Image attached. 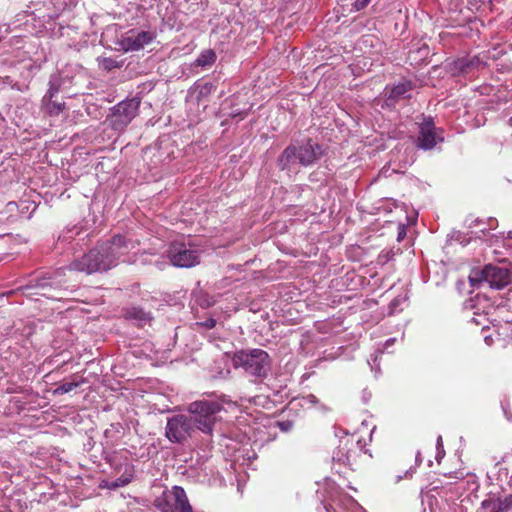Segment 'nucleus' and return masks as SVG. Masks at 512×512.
I'll return each instance as SVG.
<instances>
[{"label": "nucleus", "mask_w": 512, "mask_h": 512, "mask_svg": "<svg viewBox=\"0 0 512 512\" xmlns=\"http://www.w3.org/2000/svg\"><path fill=\"white\" fill-rule=\"evenodd\" d=\"M436 450H437L436 460L440 461L444 457V455H445V451H444V447H443V441H442V436H438V438H437Z\"/></svg>", "instance_id": "5701e85b"}, {"label": "nucleus", "mask_w": 512, "mask_h": 512, "mask_svg": "<svg viewBox=\"0 0 512 512\" xmlns=\"http://www.w3.org/2000/svg\"><path fill=\"white\" fill-rule=\"evenodd\" d=\"M403 234H404V232H403V231L399 232V234H398V240H400V239L402 238V235H403Z\"/></svg>", "instance_id": "72a5a7b5"}, {"label": "nucleus", "mask_w": 512, "mask_h": 512, "mask_svg": "<svg viewBox=\"0 0 512 512\" xmlns=\"http://www.w3.org/2000/svg\"><path fill=\"white\" fill-rule=\"evenodd\" d=\"M322 153L320 145L308 140L299 146L287 147L279 158V164L282 169L290 168L296 161L303 166H309L316 162Z\"/></svg>", "instance_id": "20e7f679"}, {"label": "nucleus", "mask_w": 512, "mask_h": 512, "mask_svg": "<svg viewBox=\"0 0 512 512\" xmlns=\"http://www.w3.org/2000/svg\"><path fill=\"white\" fill-rule=\"evenodd\" d=\"M411 84L408 82L400 83L391 89L389 100L404 99L409 96Z\"/></svg>", "instance_id": "4468645a"}, {"label": "nucleus", "mask_w": 512, "mask_h": 512, "mask_svg": "<svg viewBox=\"0 0 512 512\" xmlns=\"http://www.w3.org/2000/svg\"><path fill=\"white\" fill-rule=\"evenodd\" d=\"M232 362L235 368H243L246 373L259 378H265L271 369L270 356L262 349L238 351Z\"/></svg>", "instance_id": "7ed1b4c3"}, {"label": "nucleus", "mask_w": 512, "mask_h": 512, "mask_svg": "<svg viewBox=\"0 0 512 512\" xmlns=\"http://www.w3.org/2000/svg\"><path fill=\"white\" fill-rule=\"evenodd\" d=\"M59 92V81L56 77H51L49 81V89L44 96V101L52 100V98Z\"/></svg>", "instance_id": "aec40b11"}, {"label": "nucleus", "mask_w": 512, "mask_h": 512, "mask_svg": "<svg viewBox=\"0 0 512 512\" xmlns=\"http://www.w3.org/2000/svg\"><path fill=\"white\" fill-rule=\"evenodd\" d=\"M443 141L444 137L442 131H436L433 120L431 118L424 119L419 127L417 146L423 150H431L437 143Z\"/></svg>", "instance_id": "9d476101"}, {"label": "nucleus", "mask_w": 512, "mask_h": 512, "mask_svg": "<svg viewBox=\"0 0 512 512\" xmlns=\"http://www.w3.org/2000/svg\"><path fill=\"white\" fill-rule=\"evenodd\" d=\"M214 90V85L212 83H205L199 87V97H207Z\"/></svg>", "instance_id": "412c9836"}, {"label": "nucleus", "mask_w": 512, "mask_h": 512, "mask_svg": "<svg viewBox=\"0 0 512 512\" xmlns=\"http://www.w3.org/2000/svg\"><path fill=\"white\" fill-rule=\"evenodd\" d=\"M395 340H396L395 338H390V339H388V340L385 342V349H387L388 347H390L391 345H393V344H394V342H395Z\"/></svg>", "instance_id": "2f4dec72"}, {"label": "nucleus", "mask_w": 512, "mask_h": 512, "mask_svg": "<svg viewBox=\"0 0 512 512\" xmlns=\"http://www.w3.org/2000/svg\"><path fill=\"white\" fill-rule=\"evenodd\" d=\"M138 245L136 240L116 235L110 241L97 245L80 259L73 261L69 265V270L86 274L110 270L120 261H133L129 255L135 256L138 253L139 249H136Z\"/></svg>", "instance_id": "f257e3e1"}, {"label": "nucleus", "mask_w": 512, "mask_h": 512, "mask_svg": "<svg viewBox=\"0 0 512 512\" xmlns=\"http://www.w3.org/2000/svg\"><path fill=\"white\" fill-rule=\"evenodd\" d=\"M173 266L190 268L200 263V251L191 243L175 241L167 251Z\"/></svg>", "instance_id": "0eeeda50"}, {"label": "nucleus", "mask_w": 512, "mask_h": 512, "mask_svg": "<svg viewBox=\"0 0 512 512\" xmlns=\"http://www.w3.org/2000/svg\"><path fill=\"white\" fill-rule=\"evenodd\" d=\"M63 105L60 103L53 102L52 100H48L47 110L51 114H58L62 111Z\"/></svg>", "instance_id": "4be33fe9"}, {"label": "nucleus", "mask_w": 512, "mask_h": 512, "mask_svg": "<svg viewBox=\"0 0 512 512\" xmlns=\"http://www.w3.org/2000/svg\"><path fill=\"white\" fill-rule=\"evenodd\" d=\"M485 341L489 344V342H488V341H490V338L486 337V338H485Z\"/></svg>", "instance_id": "c9c22d12"}, {"label": "nucleus", "mask_w": 512, "mask_h": 512, "mask_svg": "<svg viewBox=\"0 0 512 512\" xmlns=\"http://www.w3.org/2000/svg\"><path fill=\"white\" fill-rule=\"evenodd\" d=\"M216 60V54L213 50L203 51L196 59V64L201 67L212 65Z\"/></svg>", "instance_id": "f3484780"}, {"label": "nucleus", "mask_w": 512, "mask_h": 512, "mask_svg": "<svg viewBox=\"0 0 512 512\" xmlns=\"http://www.w3.org/2000/svg\"><path fill=\"white\" fill-rule=\"evenodd\" d=\"M194 425L189 416L177 414L167 419L165 436L172 443H183L194 433Z\"/></svg>", "instance_id": "6e6552de"}, {"label": "nucleus", "mask_w": 512, "mask_h": 512, "mask_svg": "<svg viewBox=\"0 0 512 512\" xmlns=\"http://www.w3.org/2000/svg\"><path fill=\"white\" fill-rule=\"evenodd\" d=\"M46 285H47V283H46V282H44V283H42L40 286H41L43 289H45V288H46Z\"/></svg>", "instance_id": "f704fd0d"}, {"label": "nucleus", "mask_w": 512, "mask_h": 512, "mask_svg": "<svg viewBox=\"0 0 512 512\" xmlns=\"http://www.w3.org/2000/svg\"><path fill=\"white\" fill-rule=\"evenodd\" d=\"M405 300H406V298H405V297H402V298L397 297V298H395V299L391 302V304H390L391 311H392V312H395V311L397 310V307H398L402 302H404Z\"/></svg>", "instance_id": "a878e982"}, {"label": "nucleus", "mask_w": 512, "mask_h": 512, "mask_svg": "<svg viewBox=\"0 0 512 512\" xmlns=\"http://www.w3.org/2000/svg\"><path fill=\"white\" fill-rule=\"evenodd\" d=\"M205 327L211 329L213 327H215L216 325V320L214 319H208L205 323H204Z\"/></svg>", "instance_id": "c756f323"}, {"label": "nucleus", "mask_w": 512, "mask_h": 512, "mask_svg": "<svg viewBox=\"0 0 512 512\" xmlns=\"http://www.w3.org/2000/svg\"><path fill=\"white\" fill-rule=\"evenodd\" d=\"M277 425L281 429V431L288 432L291 430L293 423L291 421H280L277 422Z\"/></svg>", "instance_id": "b1692460"}, {"label": "nucleus", "mask_w": 512, "mask_h": 512, "mask_svg": "<svg viewBox=\"0 0 512 512\" xmlns=\"http://www.w3.org/2000/svg\"><path fill=\"white\" fill-rule=\"evenodd\" d=\"M469 281L473 287L487 284L490 288L502 289L510 282V271L506 267L488 264L473 268L469 274Z\"/></svg>", "instance_id": "39448f33"}, {"label": "nucleus", "mask_w": 512, "mask_h": 512, "mask_svg": "<svg viewBox=\"0 0 512 512\" xmlns=\"http://www.w3.org/2000/svg\"><path fill=\"white\" fill-rule=\"evenodd\" d=\"M127 317L130 319L137 320L139 323H146L150 321V314L142 310L141 308H131L127 311Z\"/></svg>", "instance_id": "dca6fc26"}, {"label": "nucleus", "mask_w": 512, "mask_h": 512, "mask_svg": "<svg viewBox=\"0 0 512 512\" xmlns=\"http://www.w3.org/2000/svg\"><path fill=\"white\" fill-rule=\"evenodd\" d=\"M512 510V495L505 498L489 497L482 501V512H508Z\"/></svg>", "instance_id": "f8f14e48"}, {"label": "nucleus", "mask_w": 512, "mask_h": 512, "mask_svg": "<svg viewBox=\"0 0 512 512\" xmlns=\"http://www.w3.org/2000/svg\"><path fill=\"white\" fill-rule=\"evenodd\" d=\"M369 2L370 0H356L354 2V8L355 10L360 11L364 9L369 4Z\"/></svg>", "instance_id": "393cba45"}, {"label": "nucleus", "mask_w": 512, "mask_h": 512, "mask_svg": "<svg viewBox=\"0 0 512 512\" xmlns=\"http://www.w3.org/2000/svg\"><path fill=\"white\" fill-rule=\"evenodd\" d=\"M81 383H82V381H72V382L63 383L54 389L53 394L54 395H63V394L69 393L73 389L80 386Z\"/></svg>", "instance_id": "6ab92c4d"}, {"label": "nucleus", "mask_w": 512, "mask_h": 512, "mask_svg": "<svg viewBox=\"0 0 512 512\" xmlns=\"http://www.w3.org/2000/svg\"><path fill=\"white\" fill-rule=\"evenodd\" d=\"M139 105L140 101L135 98L117 104L110 119L113 129L123 130L137 115Z\"/></svg>", "instance_id": "1a4fd4ad"}, {"label": "nucleus", "mask_w": 512, "mask_h": 512, "mask_svg": "<svg viewBox=\"0 0 512 512\" xmlns=\"http://www.w3.org/2000/svg\"><path fill=\"white\" fill-rule=\"evenodd\" d=\"M377 360L378 355H372L371 359L368 360V364L371 366L372 369L378 367Z\"/></svg>", "instance_id": "c85d7f7f"}, {"label": "nucleus", "mask_w": 512, "mask_h": 512, "mask_svg": "<svg viewBox=\"0 0 512 512\" xmlns=\"http://www.w3.org/2000/svg\"><path fill=\"white\" fill-rule=\"evenodd\" d=\"M479 61L476 57L461 58L455 61V68L460 72H468L470 67L478 65Z\"/></svg>", "instance_id": "a211bd4d"}, {"label": "nucleus", "mask_w": 512, "mask_h": 512, "mask_svg": "<svg viewBox=\"0 0 512 512\" xmlns=\"http://www.w3.org/2000/svg\"><path fill=\"white\" fill-rule=\"evenodd\" d=\"M303 400L305 402L314 404L316 402V397L314 395H308L307 397H304Z\"/></svg>", "instance_id": "7c9ffc66"}, {"label": "nucleus", "mask_w": 512, "mask_h": 512, "mask_svg": "<svg viewBox=\"0 0 512 512\" xmlns=\"http://www.w3.org/2000/svg\"><path fill=\"white\" fill-rule=\"evenodd\" d=\"M353 454H355V452H351V450L348 449V442H347L343 446H340L333 453V460L337 461L339 463H343L345 465L351 466L353 464V461H352Z\"/></svg>", "instance_id": "ddd939ff"}, {"label": "nucleus", "mask_w": 512, "mask_h": 512, "mask_svg": "<svg viewBox=\"0 0 512 512\" xmlns=\"http://www.w3.org/2000/svg\"><path fill=\"white\" fill-rule=\"evenodd\" d=\"M222 404L215 400H198L187 406L195 430L206 435H212L214 426L218 420V413L222 410Z\"/></svg>", "instance_id": "f03ea898"}, {"label": "nucleus", "mask_w": 512, "mask_h": 512, "mask_svg": "<svg viewBox=\"0 0 512 512\" xmlns=\"http://www.w3.org/2000/svg\"><path fill=\"white\" fill-rule=\"evenodd\" d=\"M102 65L104 66L105 69H112V68L116 67L115 61L111 58H104L102 60Z\"/></svg>", "instance_id": "bb28decb"}, {"label": "nucleus", "mask_w": 512, "mask_h": 512, "mask_svg": "<svg viewBox=\"0 0 512 512\" xmlns=\"http://www.w3.org/2000/svg\"><path fill=\"white\" fill-rule=\"evenodd\" d=\"M351 512H366L358 503L354 500H350Z\"/></svg>", "instance_id": "cd10ccee"}, {"label": "nucleus", "mask_w": 512, "mask_h": 512, "mask_svg": "<svg viewBox=\"0 0 512 512\" xmlns=\"http://www.w3.org/2000/svg\"><path fill=\"white\" fill-rule=\"evenodd\" d=\"M472 322H474L476 325H481L482 324V321L479 320L478 318L476 317H472L471 319Z\"/></svg>", "instance_id": "473e14b6"}, {"label": "nucleus", "mask_w": 512, "mask_h": 512, "mask_svg": "<svg viewBox=\"0 0 512 512\" xmlns=\"http://www.w3.org/2000/svg\"><path fill=\"white\" fill-rule=\"evenodd\" d=\"M155 33L150 31L130 30L122 36L119 44L126 51H138L151 43L155 38Z\"/></svg>", "instance_id": "9b49d317"}, {"label": "nucleus", "mask_w": 512, "mask_h": 512, "mask_svg": "<svg viewBox=\"0 0 512 512\" xmlns=\"http://www.w3.org/2000/svg\"><path fill=\"white\" fill-rule=\"evenodd\" d=\"M154 504L161 512H193L186 492L180 486L164 491L155 499Z\"/></svg>", "instance_id": "423d86ee"}, {"label": "nucleus", "mask_w": 512, "mask_h": 512, "mask_svg": "<svg viewBox=\"0 0 512 512\" xmlns=\"http://www.w3.org/2000/svg\"><path fill=\"white\" fill-rule=\"evenodd\" d=\"M131 480H132V475L131 474H123L122 476H120L116 480H113V481H103L100 486L102 488H107V489H110V490H115L117 488L124 487V486L128 485L131 482Z\"/></svg>", "instance_id": "2eb2a0df"}]
</instances>
